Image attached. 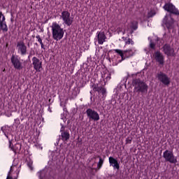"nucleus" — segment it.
<instances>
[{"mask_svg":"<svg viewBox=\"0 0 179 179\" xmlns=\"http://www.w3.org/2000/svg\"><path fill=\"white\" fill-rule=\"evenodd\" d=\"M6 179H13V178H12V176L8 175Z\"/></svg>","mask_w":179,"mask_h":179,"instance_id":"4c0bfd02","label":"nucleus"},{"mask_svg":"<svg viewBox=\"0 0 179 179\" xmlns=\"http://www.w3.org/2000/svg\"><path fill=\"white\" fill-rule=\"evenodd\" d=\"M125 34V31L123 32V34Z\"/></svg>","mask_w":179,"mask_h":179,"instance_id":"37998d69","label":"nucleus"},{"mask_svg":"<svg viewBox=\"0 0 179 179\" xmlns=\"http://www.w3.org/2000/svg\"><path fill=\"white\" fill-rule=\"evenodd\" d=\"M36 38H37L38 42L41 44V48L42 49H45V45H44V44L42 42V39L41 38V36L39 35H37L36 36Z\"/></svg>","mask_w":179,"mask_h":179,"instance_id":"a878e982","label":"nucleus"},{"mask_svg":"<svg viewBox=\"0 0 179 179\" xmlns=\"http://www.w3.org/2000/svg\"><path fill=\"white\" fill-rule=\"evenodd\" d=\"M132 138L131 137H128L126 139V144L130 145L131 143Z\"/></svg>","mask_w":179,"mask_h":179,"instance_id":"c85d7f7f","label":"nucleus"},{"mask_svg":"<svg viewBox=\"0 0 179 179\" xmlns=\"http://www.w3.org/2000/svg\"><path fill=\"white\" fill-rule=\"evenodd\" d=\"M31 55L30 54L29 56H28V58H29V57L31 56Z\"/></svg>","mask_w":179,"mask_h":179,"instance_id":"79ce46f5","label":"nucleus"},{"mask_svg":"<svg viewBox=\"0 0 179 179\" xmlns=\"http://www.w3.org/2000/svg\"><path fill=\"white\" fill-rule=\"evenodd\" d=\"M134 53L135 52H134L133 49H128V50H124V55L127 58H130L133 57Z\"/></svg>","mask_w":179,"mask_h":179,"instance_id":"a211bd4d","label":"nucleus"},{"mask_svg":"<svg viewBox=\"0 0 179 179\" xmlns=\"http://www.w3.org/2000/svg\"><path fill=\"white\" fill-rule=\"evenodd\" d=\"M1 15L3 16L1 22H3V21L5 20V16H3V15H2V13H1Z\"/></svg>","mask_w":179,"mask_h":179,"instance_id":"c9c22d12","label":"nucleus"},{"mask_svg":"<svg viewBox=\"0 0 179 179\" xmlns=\"http://www.w3.org/2000/svg\"><path fill=\"white\" fill-rule=\"evenodd\" d=\"M114 51L116 53H117L120 57L124 55V50L122 51V50H120V49H115Z\"/></svg>","mask_w":179,"mask_h":179,"instance_id":"bb28decb","label":"nucleus"},{"mask_svg":"<svg viewBox=\"0 0 179 179\" xmlns=\"http://www.w3.org/2000/svg\"><path fill=\"white\" fill-rule=\"evenodd\" d=\"M16 49L17 53L21 56H25L27 55V45L23 41H18L17 43Z\"/></svg>","mask_w":179,"mask_h":179,"instance_id":"39448f33","label":"nucleus"},{"mask_svg":"<svg viewBox=\"0 0 179 179\" xmlns=\"http://www.w3.org/2000/svg\"><path fill=\"white\" fill-rule=\"evenodd\" d=\"M108 73H110V76H111V74H114L115 73V70L114 69H111L110 71H108Z\"/></svg>","mask_w":179,"mask_h":179,"instance_id":"72a5a7b5","label":"nucleus"},{"mask_svg":"<svg viewBox=\"0 0 179 179\" xmlns=\"http://www.w3.org/2000/svg\"><path fill=\"white\" fill-rule=\"evenodd\" d=\"M27 166L29 167V169L31 170V171H33L34 170V168L32 166L33 165V161L29 159V160H27Z\"/></svg>","mask_w":179,"mask_h":179,"instance_id":"b1692460","label":"nucleus"},{"mask_svg":"<svg viewBox=\"0 0 179 179\" xmlns=\"http://www.w3.org/2000/svg\"><path fill=\"white\" fill-rule=\"evenodd\" d=\"M60 17L63 20V23L68 27H70L73 22V17H71V13L67 10H64L62 12Z\"/></svg>","mask_w":179,"mask_h":179,"instance_id":"20e7f679","label":"nucleus"},{"mask_svg":"<svg viewBox=\"0 0 179 179\" xmlns=\"http://www.w3.org/2000/svg\"><path fill=\"white\" fill-rule=\"evenodd\" d=\"M155 15V13H154V12H152V11H150V12L148 13V17H153Z\"/></svg>","mask_w":179,"mask_h":179,"instance_id":"2f4dec72","label":"nucleus"},{"mask_svg":"<svg viewBox=\"0 0 179 179\" xmlns=\"http://www.w3.org/2000/svg\"><path fill=\"white\" fill-rule=\"evenodd\" d=\"M1 131L6 138H9V130H5L3 127H1Z\"/></svg>","mask_w":179,"mask_h":179,"instance_id":"cd10ccee","label":"nucleus"},{"mask_svg":"<svg viewBox=\"0 0 179 179\" xmlns=\"http://www.w3.org/2000/svg\"><path fill=\"white\" fill-rule=\"evenodd\" d=\"M109 164L110 166L113 167L114 169L119 170L120 169V164L117 159L110 157H109Z\"/></svg>","mask_w":179,"mask_h":179,"instance_id":"2eb2a0df","label":"nucleus"},{"mask_svg":"<svg viewBox=\"0 0 179 179\" xmlns=\"http://www.w3.org/2000/svg\"><path fill=\"white\" fill-rule=\"evenodd\" d=\"M12 150L14 152V153L20 152V150H22V144L20 143H16L14 145V148H12Z\"/></svg>","mask_w":179,"mask_h":179,"instance_id":"6ab92c4d","label":"nucleus"},{"mask_svg":"<svg viewBox=\"0 0 179 179\" xmlns=\"http://www.w3.org/2000/svg\"><path fill=\"white\" fill-rule=\"evenodd\" d=\"M48 111H50V113L52 112V111L50 110V107H49V108H48Z\"/></svg>","mask_w":179,"mask_h":179,"instance_id":"a19ab883","label":"nucleus"},{"mask_svg":"<svg viewBox=\"0 0 179 179\" xmlns=\"http://www.w3.org/2000/svg\"><path fill=\"white\" fill-rule=\"evenodd\" d=\"M92 88L93 89L94 92H97L98 93H100L102 87H99L98 84H93L92 85Z\"/></svg>","mask_w":179,"mask_h":179,"instance_id":"5701e85b","label":"nucleus"},{"mask_svg":"<svg viewBox=\"0 0 179 179\" xmlns=\"http://www.w3.org/2000/svg\"><path fill=\"white\" fill-rule=\"evenodd\" d=\"M121 58H122V60L121 61H123L127 57H125L124 55H122V56H120Z\"/></svg>","mask_w":179,"mask_h":179,"instance_id":"f704fd0d","label":"nucleus"},{"mask_svg":"<svg viewBox=\"0 0 179 179\" xmlns=\"http://www.w3.org/2000/svg\"><path fill=\"white\" fill-rule=\"evenodd\" d=\"M96 38L98 43L99 45H103L104 42L106 41L107 37L104 31H98L96 33Z\"/></svg>","mask_w":179,"mask_h":179,"instance_id":"ddd939ff","label":"nucleus"},{"mask_svg":"<svg viewBox=\"0 0 179 179\" xmlns=\"http://www.w3.org/2000/svg\"><path fill=\"white\" fill-rule=\"evenodd\" d=\"M131 28L133 29L131 31V34L134 33V31H136L138 29V22L137 21H132L131 22Z\"/></svg>","mask_w":179,"mask_h":179,"instance_id":"412c9836","label":"nucleus"},{"mask_svg":"<svg viewBox=\"0 0 179 179\" xmlns=\"http://www.w3.org/2000/svg\"><path fill=\"white\" fill-rule=\"evenodd\" d=\"M157 78L159 81H161L164 85H165V86H169L171 83L169 76L162 71L157 73Z\"/></svg>","mask_w":179,"mask_h":179,"instance_id":"6e6552de","label":"nucleus"},{"mask_svg":"<svg viewBox=\"0 0 179 179\" xmlns=\"http://www.w3.org/2000/svg\"><path fill=\"white\" fill-rule=\"evenodd\" d=\"M106 92V90L105 88H103V87H101V90H100V93H101L103 95H104Z\"/></svg>","mask_w":179,"mask_h":179,"instance_id":"c756f323","label":"nucleus"},{"mask_svg":"<svg viewBox=\"0 0 179 179\" xmlns=\"http://www.w3.org/2000/svg\"><path fill=\"white\" fill-rule=\"evenodd\" d=\"M155 46H156V44H155V43H154L153 42H151V43H150V47L152 49L155 50Z\"/></svg>","mask_w":179,"mask_h":179,"instance_id":"7c9ffc66","label":"nucleus"},{"mask_svg":"<svg viewBox=\"0 0 179 179\" xmlns=\"http://www.w3.org/2000/svg\"><path fill=\"white\" fill-rule=\"evenodd\" d=\"M164 8L171 14L179 15V10L172 3H166Z\"/></svg>","mask_w":179,"mask_h":179,"instance_id":"9d476101","label":"nucleus"},{"mask_svg":"<svg viewBox=\"0 0 179 179\" xmlns=\"http://www.w3.org/2000/svg\"><path fill=\"white\" fill-rule=\"evenodd\" d=\"M120 31H122V29L121 28H118V34H120Z\"/></svg>","mask_w":179,"mask_h":179,"instance_id":"58836bf2","label":"nucleus"},{"mask_svg":"<svg viewBox=\"0 0 179 179\" xmlns=\"http://www.w3.org/2000/svg\"><path fill=\"white\" fill-rule=\"evenodd\" d=\"M14 167H15V165H13V166L10 167V172H12V170L13 169Z\"/></svg>","mask_w":179,"mask_h":179,"instance_id":"e433bc0d","label":"nucleus"},{"mask_svg":"<svg viewBox=\"0 0 179 179\" xmlns=\"http://www.w3.org/2000/svg\"><path fill=\"white\" fill-rule=\"evenodd\" d=\"M101 78H103V80L104 81L105 85L108 80L111 79L110 74L108 73V70H105L103 72H101Z\"/></svg>","mask_w":179,"mask_h":179,"instance_id":"f3484780","label":"nucleus"},{"mask_svg":"<svg viewBox=\"0 0 179 179\" xmlns=\"http://www.w3.org/2000/svg\"><path fill=\"white\" fill-rule=\"evenodd\" d=\"M133 86L136 93L147 94L148 90V85L140 78H136L133 80Z\"/></svg>","mask_w":179,"mask_h":179,"instance_id":"f257e3e1","label":"nucleus"},{"mask_svg":"<svg viewBox=\"0 0 179 179\" xmlns=\"http://www.w3.org/2000/svg\"><path fill=\"white\" fill-rule=\"evenodd\" d=\"M163 50L164 54L169 57H174L176 55L174 49L169 44H165L163 46Z\"/></svg>","mask_w":179,"mask_h":179,"instance_id":"f8f14e48","label":"nucleus"},{"mask_svg":"<svg viewBox=\"0 0 179 179\" xmlns=\"http://www.w3.org/2000/svg\"><path fill=\"white\" fill-rule=\"evenodd\" d=\"M155 179H159L158 178H155Z\"/></svg>","mask_w":179,"mask_h":179,"instance_id":"a18cd8bd","label":"nucleus"},{"mask_svg":"<svg viewBox=\"0 0 179 179\" xmlns=\"http://www.w3.org/2000/svg\"><path fill=\"white\" fill-rule=\"evenodd\" d=\"M13 67L17 70L23 69V63L20 61V57L17 55H13L10 58Z\"/></svg>","mask_w":179,"mask_h":179,"instance_id":"0eeeda50","label":"nucleus"},{"mask_svg":"<svg viewBox=\"0 0 179 179\" xmlns=\"http://www.w3.org/2000/svg\"><path fill=\"white\" fill-rule=\"evenodd\" d=\"M9 148L12 150L14 148L13 144L12 143V140L9 139Z\"/></svg>","mask_w":179,"mask_h":179,"instance_id":"473e14b6","label":"nucleus"},{"mask_svg":"<svg viewBox=\"0 0 179 179\" xmlns=\"http://www.w3.org/2000/svg\"><path fill=\"white\" fill-rule=\"evenodd\" d=\"M122 38L123 39V41H125V45H130V44L131 45H134V42L131 38L124 37V36Z\"/></svg>","mask_w":179,"mask_h":179,"instance_id":"4be33fe9","label":"nucleus"},{"mask_svg":"<svg viewBox=\"0 0 179 179\" xmlns=\"http://www.w3.org/2000/svg\"><path fill=\"white\" fill-rule=\"evenodd\" d=\"M155 58L159 64L163 65L164 64V57L159 51L155 52Z\"/></svg>","mask_w":179,"mask_h":179,"instance_id":"dca6fc26","label":"nucleus"},{"mask_svg":"<svg viewBox=\"0 0 179 179\" xmlns=\"http://www.w3.org/2000/svg\"><path fill=\"white\" fill-rule=\"evenodd\" d=\"M1 29L4 31H8V26L6 25V23H3V22H1Z\"/></svg>","mask_w":179,"mask_h":179,"instance_id":"393cba45","label":"nucleus"},{"mask_svg":"<svg viewBox=\"0 0 179 179\" xmlns=\"http://www.w3.org/2000/svg\"><path fill=\"white\" fill-rule=\"evenodd\" d=\"M32 65L34 69L37 72H41V70L43 69L42 62L39 59H38L36 57H34L32 58Z\"/></svg>","mask_w":179,"mask_h":179,"instance_id":"9b49d317","label":"nucleus"},{"mask_svg":"<svg viewBox=\"0 0 179 179\" xmlns=\"http://www.w3.org/2000/svg\"><path fill=\"white\" fill-rule=\"evenodd\" d=\"M34 1H41V0H34Z\"/></svg>","mask_w":179,"mask_h":179,"instance_id":"c03bdc74","label":"nucleus"},{"mask_svg":"<svg viewBox=\"0 0 179 179\" xmlns=\"http://www.w3.org/2000/svg\"><path fill=\"white\" fill-rule=\"evenodd\" d=\"M97 158L99 159V162L97 163V169L100 170L104 163V159L101 157V156L98 155Z\"/></svg>","mask_w":179,"mask_h":179,"instance_id":"aec40b11","label":"nucleus"},{"mask_svg":"<svg viewBox=\"0 0 179 179\" xmlns=\"http://www.w3.org/2000/svg\"><path fill=\"white\" fill-rule=\"evenodd\" d=\"M163 24L166 25L169 30L174 28V19L171 17H169L167 15L163 19Z\"/></svg>","mask_w":179,"mask_h":179,"instance_id":"1a4fd4ad","label":"nucleus"},{"mask_svg":"<svg viewBox=\"0 0 179 179\" xmlns=\"http://www.w3.org/2000/svg\"><path fill=\"white\" fill-rule=\"evenodd\" d=\"M38 174H39V178H40V179H41V172H39Z\"/></svg>","mask_w":179,"mask_h":179,"instance_id":"ea45409f","label":"nucleus"},{"mask_svg":"<svg viewBox=\"0 0 179 179\" xmlns=\"http://www.w3.org/2000/svg\"><path fill=\"white\" fill-rule=\"evenodd\" d=\"M163 157L166 162L171 164H176L178 163L177 157L174 156L173 151L166 150L163 153Z\"/></svg>","mask_w":179,"mask_h":179,"instance_id":"7ed1b4c3","label":"nucleus"},{"mask_svg":"<svg viewBox=\"0 0 179 179\" xmlns=\"http://www.w3.org/2000/svg\"><path fill=\"white\" fill-rule=\"evenodd\" d=\"M51 28L53 39L57 41L61 40L64 34V29L56 22L52 23Z\"/></svg>","mask_w":179,"mask_h":179,"instance_id":"f03ea898","label":"nucleus"},{"mask_svg":"<svg viewBox=\"0 0 179 179\" xmlns=\"http://www.w3.org/2000/svg\"><path fill=\"white\" fill-rule=\"evenodd\" d=\"M87 117L89 118L90 121H99L100 116L99 114L94 109L90 108H87L86 110Z\"/></svg>","mask_w":179,"mask_h":179,"instance_id":"423d86ee","label":"nucleus"},{"mask_svg":"<svg viewBox=\"0 0 179 179\" xmlns=\"http://www.w3.org/2000/svg\"><path fill=\"white\" fill-rule=\"evenodd\" d=\"M61 139L63 142H67L70 138V134L69 130H64V126L62 127L61 130Z\"/></svg>","mask_w":179,"mask_h":179,"instance_id":"4468645a","label":"nucleus"}]
</instances>
